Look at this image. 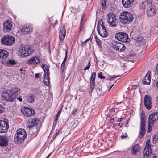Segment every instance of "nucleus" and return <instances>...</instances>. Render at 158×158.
Returning a JSON list of instances; mask_svg holds the SVG:
<instances>
[{
  "mask_svg": "<svg viewBox=\"0 0 158 158\" xmlns=\"http://www.w3.org/2000/svg\"><path fill=\"white\" fill-rule=\"evenodd\" d=\"M8 52L6 50L0 49V61L6 65L9 66L16 64V62L13 60H8Z\"/></svg>",
  "mask_w": 158,
  "mask_h": 158,
  "instance_id": "nucleus-1",
  "label": "nucleus"
},
{
  "mask_svg": "<svg viewBox=\"0 0 158 158\" xmlns=\"http://www.w3.org/2000/svg\"><path fill=\"white\" fill-rule=\"evenodd\" d=\"M133 16L130 12H123L120 15L119 20L123 24L130 23L133 21Z\"/></svg>",
  "mask_w": 158,
  "mask_h": 158,
  "instance_id": "nucleus-2",
  "label": "nucleus"
},
{
  "mask_svg": "<svg viewBox=\"0 0 158 158\" xmlns=\"http://www.w3.org/2000/svg\"><path fill=\"white\" fill-rule=\"evenodd\" d=\"M14 137L15 141L18 143H21L27 137V134L25 130L23 129H18Z\"/></svg>",
  "mask_w": 158,
  "mask_h": 158,
  "instance_id": "nucleus-3",
  "label": "nucleus"
},
{
  "mask_svg": "<svg viewBox=\"0 0 158 158\" xmlns=\"http://www.w3.org/2000/svg\"><path fill=\"white\" fill-rule=\"evenodd\" d=\"M107 22L109 25L111 27H115L117 26L118 23V19L116 18V15L112 13H109L107 14Z\"/></svg>",
  "mask_w": 158,
  "mask_h": 158,
  "instance_id": "nucleus-4",
  "label": "nucleus"
},
{
  "mask_svg": "<svg viewBox=\"0 0 158 158\" xmlns=\"http://www.w3.org/2000/svg\"><path fill=\"white\" fill-rule=\"evenodd\" d=\"M34 51L30 47L22 46L20 54L23 57L29 56L31 55Z\"/></svg>",
  "mask_w": 158,
  "mask_h": 158,
  "instance_id": "nucleus-5",
  "label": "nucleus"
},
{
  "mask_svg": "<svg viewBox=\"0 0 158 158\" xmlns=\"http://www.w3.org/2000/svg\"><path fill=\"white\" fill-rule=\"evenodd\" d=\"M113 48L116 50L121 52L124 51L126 49L125 46L122 43L114 40H111Z\"/></svg>",
  "mask_w": 158,
  "mask_h": 158,
  "instance_id": "nucleus-6",
  "label": "nucleus"
},
{
  "mask_svg": "<svg viewBox=\"0 0 158 158\" xmlns=\"http://www.w3.org/2000/svg\"><path fill=\"white\" fill-rule=\"evenodd\" d=\"M9 128L8 120L4 119L0 120V133H4L7 131Z\"/></svg>",
  "mask_w": 158,
  "mask_h": 158,
  "instance_id": "nucleus-7",
  "label": "nucleus"
},
{
  "mask_svg": "<svg viewBox=\"0 0 158 158\" xmlns=\"http://www.w3.org/2000/svg\"><path fill=\"white\" fill-rule=\"evenodd\" d=\"M2 96L5 101L12 102L15 100L10 89L3 92Z\"/></svg>",
  "mask_w": 158,
  "mask_h": 158,
  "instance_id": "nucleus-8",
  "label": "nucleus"
},
{
  "mask_svg": "<svg viewBox=\"0 0 158 158\" xmlns=\"http://www.w3.org/2000/svg\"><path fill=\"white\" fill-rule=\"evenodd\" d=\"M156 11L155 6L152 4L150 2L146 9L147 15L149 17L153 16L156 14Z\"/></svg>",
  "mask_w": 158,
  "mask_h": 158,
  "instance_id": "nucleus-9",
  "label": "nucleus"
},
{
  "mask_svg": "<svg viewBox=\"0 0 158 158\" xmlns=\"http://www.w3.org/2000/svg\"><path fill=\"white\" fill-rule=\"evenodd\" d=\"M158 119V112L152 113L149 115L148 123L154 124V123Z\"/></svg>",
  "mask_w": 158,
  "mask_h": 158,
  "instance_id": "nucleus-10",
  "label": "nucleus"
},
{
  "mask_svg": "<svg viewBox=\"0 0 158 158\" xmlns=\"http://www.w3.org/2000/svg\"><path fill=\"white\" fill-rule=\"evenodd\" d=\"M144 104L146 108L148 110H150L152 106V100L148 95H145L144 97Z\"/></svg>",
  "mask_w": 158,
  "mask_h": 158,
  "instance_id": "nucleus-11",
  "label": "nucleus"
},
{
  "mask_svg": "<svg viewBox=\"0 0 158 158\" xmlns=\"http://www.w3.org/2000/svg\"><path fill=\"white\" fill-rule=\"evenodd\" d=\"M21 110L23 114L27 116H31L35 113V111L33 109L24 107L23 109H21Z\"/></svg>",
  "mask_w": 158,
  "mask_h": 158,
  "instance_id": "nucleus-12",
  "label": "nucleus"
},
{
  "mask_svg": "<svg viewBox=\"0 0 158 158\" xmlns=\"http://www.w3.org/2000/svg\"><path fill=\"white\" fill-rule=\"evenodd\" d=\"M3 31L4 32H9L11 30L12 24L10 20H6L3 23Z\"/></svg>",
  "mask_w": 158,
  "mask_h": 158,
  "instance_id": "nucleus-13",
  "label": "nucleus"
},
{
  "mask_svg": "<svg viewBox=\"0 0 158 158\" xmlns=\"http://www.w3.org/2000/svg\"><path fill=\"white\" fill-rule=\"evenodd\" d=\"M115 37L117 40H128V35L126 33L119 32L115 34Z\"/></svg>",
  "mask_w": 158,
  "mask_h": 158,
  "instance_id": "nucleus-14",
  "label": "nucleus"
},
{
  "mask_svg": "<svg viewBox=\"0 0 158 158\" xmlns=\"http://www.w3.org/2000/svg\"><path fill=\"white\" fill-rule=\"evenodd\" d=\"M33 29V27L32 25L27 24L23 26L22 28V31L25 34H27L31 32Z\"/></svg>",
  "mask_w": 158,
  "mask_h": 158,
  "instance_id": "nucleus-15",
  "label": "nucleus"
},
{
  "mask_svg": "<svg viewBox=\"0 0 158 158\" xmlns=\"http://www.w3.org/2000/svg\"><path fill=\"white\" fill-rule=\"evenodd\" d=\"M40 60L37 57L34 56L29 59L26 63L28 64L35 65L40 63Z\"/></svg>",
  "mask_w": 158,
  "mask_h": 158,
  "instance_id": "nucleus-16",
  "label": "nucleus"
},
{
  "mask_svg": "<svg viewBox=\"0 0 158 158\" xmlns=\"http://www.w3.org/2000/svg\"><path fill=\"white\" fill-rule=\"evenodd\" d=\"M39 123V120L36 118H32L29 121V124L27 125L28 128L31 129L35 126L37 125Z\"/></svg>",
  "mask_w": 158,
  "mask_h": 158,
  "instance_id": "nucleus-17",
  "label": "nucleus"
},
{
  "mask_svg": "<svg viewBox=\"0 0 158 158\" xmlns=\"http://www.w3.org/2000/svg\"><path fill=\"white\" fill-rule=\"evenodd\" d=\"M8 140L6 137L5 136H0V146H6L8 145Z\"/></svg>",
  "mask_w": 158,
  "mask_h": 158,
  "instance_id": "nucleus-18",
  "label": "nucleus"
},
{
  "mask_svg": "<svg viewBox=\"0 0 158 158\" xmlns=\"http://www.w3.org/2000/svg\"><path fill=\"white\" fill-rule=\"evenodd\" d=\"M10 90L14 99H15L16 97L20 94V89L19 88L14 87Z\"/></svg>",
  "mask_w": 158,
  "mask_h": 158,
  "instance_id": "nucleus-19",
  "label": "nucleus"
},
{
  "mask_svg": "<svg viewBox=\"0 0 158 158\" xmlns=\"http://www.w3.org/2000/svg\"><path fill=\"white\" fill-rule=\"evenodd\" d=\"M150 73V72H148L144 78L142 80V82L143 84L149 85L150 84L151 81Z\"/></svg>",
  "mask_w": 158,
  "mask_h": 158,
  "instance_id": "nucleus-20",
  "label": "nucleus"
},
{
  "mask_svg": "<svg viewBox=\"0 0 158 158\" xmlns=\"http://www.w3.org/2000/svg\"><path fill=\"white\" fill-rule=\"evenodd\" d=\"M66 35V30L64 25H62L59 32V38L60 40H64Z\"/></svg>",
  "mask_w": 158,
  "mask_h": 158,
  "instance_id": "nucleus-21",
  "label": "nucleus"
},
{
  "mask_svg": "<svg viewBox=\"0 0 158 158\" xmlns=\"http://www.w3.org/2000/svg\"><path fill=\"white\" fill-rule=\"evenodd\" d=\"M134 0H122V2L123 6L125 8H129L131 6Z\"/></svg>",
  "mask_w": 158,
  "mask_h": 158,
  "instance_id": "nucleus-22",
  "label": "nucleus"
},
{
  "mask_svg": "<svg viewBox=\"0 0 158 158\" xmlns=\"http://www.w3.org/2000/svg\"><path fill=\"white\" fill-rule=\"evenodd\" d=\"M140 147L138 144L134 145L131 149V154L133 155H135L140 150Z\"/></svg>",
  "mask_w": 158,
  "mask_h": 158,
  "instance_id": "nucleus-23",
  "label": "nucleus"
},
{
  "mask_svg": "<svg viewBox=\"0 0 158 158\" xmlns=\"http://www.w3.org/2000/svg\"><path fill=\"white\" fill-rule=\"evenodd\" d=\"M146 132L145 125H140L139 134L138 137L139 138H143L144 135Z\"/></svg>",
  "mask_w": 158,
  "mask_h": 158,
  "instance_id": "nucleus-24",
  "label": "nucleus"
},
{
  "mask_svg": "<svg viewBox=\"0 0 158 158\" xmlns=\"http://www.w3.org/2000/svg\"><path fill=\"white\" fill-rule=\"evenodd\" d=\"M106 28L102 20H99L98 23L97 25V30L98 33L102 31H105Z\"/></svg>",
  "mask_w": 158,
  "mask_h": 158,
  "instance_id": "nucleus-25",
  "label": "nucleus"
},
{
  "mask_svg": "<svg viewBox=\"0 0 158 158\" xmlns=\"http://www.w3.org/2000/svg\"><path fill=\"white\" fill-rule=\"evenodd\" d=\"M83 15H82V19L81 20L80 27L79 28V33L80 34H83L85 32V30L84 29V22L85 21L83 19Z\"/></svg>",
  "mask_w": 158,
  "mask_h": 158,
  "instance_id": "nucleus-26",
  "label": "nucleus"
},
{
  "mask_svg": "<svg viewBox=\"0 0 158 158\" xmlns=\"http://www.w3.org/2000/svg\"><path fill=\"white\" fill-rule=\"evenodd\" d=\"M150 1H147L144 2H142L140 3L139 5V8L140 10H144L147 8L148 6V5L150 2Z\"/></svg>",
  "mask_w": 158,
  "mask_h": 158,
  "instance_id": "nucleus-27",
  "label": "nucleus"
},
{
  "mask_svg": "<svg viewBox=\"0 0 158 158\" xmlns=\"http://www.w3.org/2000/svg\"><path fill=\"white\" fill-rule=\"evenodd\" d=\"M15 40H1L2 44L5 45L10 46L13 45Z\"/></svg>",
  "mask_w": 158,
  "mask_h": 158,
  "instance_id": "nucleus-28",
  "label": "nucleus"
},
{
  "mask_svg": "<svg viewBox=\"0 0 158 158\" xmlns=\"http://www.w3.org/2000/svg\"><path fill=\"white\" fill-rule=\"evenodd\" d=\"M145 113L143 111L140 114V125H145L146 121H145Z\"/></svg>",
  "mask_w": 158,
  "mask_h": 158,
  "instance_id": "nucleus-29",
  "label": "nucleus"
},
{
  "mask_svg": "<svg viewBox=\"0 0 158 158\" xmlns=\"http://www.w3.org/2000/svg\"><path fill=\"white\" fill-rule=\"evenodd\" d=\"M42 68L44 70V75H46V76L49 75V69L47 65L46 64H43L42 65Z\"/></svg>",
  "mask_w": 158,
  "mask_h": 158,
  "instance_id": "nucleus-30",
  "label": "nucleus"
},
{
  "mask_svg": "<svg viewBox=\"0 0 158 158\" xmlns=\"http://www.w3.org/2000/svg\"><path fill=\"white\" fill-rule=\"evenodd\" d=\"M151 149H144L143 154H144V157L146 156L147 157H149L150 156V154H151Z\"/></svg>",
  "mask_w": 158,
  "mask_h": 158,
  "instance_id": "nucleus-31",
  "label": "nucleus"
},
{
  "mask_svg": "<svg viewBox=\"0 0 158 158\" xmlns=\"http://www.w3.org/2000/svg\"><path fill=\"white\" fill-rule=\"evenodd\" d=\"M49 77V75H48L47 76L46 75H44L43 82L44 84L48 86L49 85L50 82Z\"/></svg>",
  "mask_w": 158,
  "mask_h": 158,
  "instance_id": "nucleus-32",
  "label": "nucleus"
},
{
  "mask_svg": "<svg viewBox=\"0 0 158 158\" xmlns=\"http://www.w3.org/2000/svg\"><path fill=\"white\" fill-rule=\"evenodd\" d=\"M95 78H93L92 77H90V87L91 89V92H92V90L95 86Z\"/></svg>",
  "mask_w": 158,
  "mask_h": 158,
  "instance_id": "nucleus-33",
  "label": "nucleus"
},
{
  "mask_svg": "<svg viewBox=\"0 0 158 158\" xmlns=\"http://www.w3.org/2000/svg\"><path fill=\"white\" fill-rule=\"evenodd\" d=\"M1 40H15V38L9 35H5L3 36Z\"/></svg>",
  "mask_w": 158,
  "mask_h": 158,
  "instance_id": "nucleus-34",
  "label": "nucleus"
},
{
  "mask_svg": "<svg viewBox=\"0 0 158 158\" xmlns=\"http://www.w3.org/2000/svg\"><path fill=\"white\" fill-rule=\"evenodd\" d=\"M34 97L33 95L30 94L28 97V102L30 103H33L34 101Z\"/></svg>",
  "mask_w": 158,
  "mask_h": 158,
  "instance_id": "nucleus-35",
  "label": "nucleus"
},
{
  "mask_svg": "<svg viewBox=\"0 0 158 158\" xmlns=\"http://www.w3.org/2000/svg\"><path fill=\"white\" fill-rule=\"evenodd\" d=\"M150 140L148 139L147 140L146 142L145 146L144 149H151V145L150 144Z\"/></svg>",
  "mask_w": 158,
  "mask_h": 158,
  "instance_id": "nucleus-36",
  "label": "nucleus"
},
{
  "mask_svg": "<svg viewBox=\"0 0 158 158\" xmlns=\"http://www.w3.org/2000/svg\"><path fill=\"white\" fill-rule=\"evenodd\" d=\"M98 33L101 36L103 37H106L108 35V33L106 29H105V31L103 30L102 31H101Z\"/></svg>",
  "mask_w": 158,
  "mask_h": 158,
  "instance_id": "nucleus-37",
  "label": "nucleus"
},
{
  "mask_svg": "<svg viewBox=\"0 0 158 158\" xmlns=\"http://www.w3.org/2000/svg\"><path fill=\"white\" fill-rule=\"evenodd\" d=\"M152 142L154 144L158 142V134H156L154 135Z\"/></svg>",
  "mask_w": 158,
  "mask_h": 158,
  "instance_id": "nucleus-38",
  "label": "nucleus"
},
{
  "mask_svg": "<svg viewBox=\"0 0 158 158\" xmlns=\"http://www.w3.org/2000/svg\"><path fill=\"white\" fill-rule=\"evenodd\" d=\"M101 3L102 5V9L103 10H105L107 7L105 0H102Z\"/></svg>",
  "mask_w": 158,
  "mask_h": 158,
  "instance_id": "nucleus-39",
  "label": "nucleus"
},
{
  "mask_svg": "<svg viewBox=\"0 0 158 158\" xmlns=\"http://www.w3.org/2000/svg\"><path fill=\"white\" fill-rule=\"evenodd\" d=\"M150 123H148V130L147 131V132L148 133H149L151 132L152 130V128L154 126V124H152Z\"/></svg>",
  "mask_w": 158,
  "mask_h": 158,
  "instance_id": "nucleus-40",
  "label": "nucleus"
},
{
  "mask_svg": "<svg viewBox=\"0 0 158 158\" xmlns=\"http://www.w3.org/2000/svg\"><path fill=\"white\" fill-rule=\"evenodd\" d=\"M89 40H85L84 41H83L82 40H77V43L79 45H80L82 46H83L86 44V42Z\"/></svg>",
  "mask_w": 158,
  "mask_h": 158,
  "instance_id": "nucleus-41",
  "label": "nucleus"
},
{
  "mask_svg": "<svg viewBox=\"0 0 158 158\" xmlns=\"http://www.w3.org/2000/svg\"><path fill=\"white\" fill-rule=\"evenodd\" d=\"M5 111V109L2 105L0 104V114L3 113Z\"/></svg>",
  "mask_w": 158,
  "mask_h": 158,
  "instance_id": "nucleus-42",
  "label": "nucleus"
},
{
  "mask_svg": "<svg viewBox=\"0 0 158 158\" xmlns=\"http://www.w3.org/2000/svg\"><path fill=\"white\" fill-rule=\"evenodd\" d=\"M102 72H99L98 75V77L100 79H104L105 78V76H102Z\"/></svg>",
  "mask_w": 158,
  "mask_h": 158,
  "instance_id": "nucleus-43",
  "label": "nucleus"
},
{
  "mask_svg": "<svg viewBox=\"0 0 158 158\" xmlns=\"http://www.w3.org/2000/svg\"><path fill=\"white\" fill-rule=\"evenodd\" d=\"M97 89L99 91H100L102 90V86L101 84H98L96 86Z\"/></svg>",
  "mask_w": 158,
  "mask_h": 158,
  "instance_id": "nucleus-44",
  "label": "nucleus"
},
{
  "mask_svg": "<svg viewBox=\"0 0 158 158\" xmlns=\"http://www.w3.org/2000/svg\"><path fill=\"white\" fill-rule=\"evenodd\" d=\"M63 106H61V108L57 112V114L56 115V116H57V117H59V116L60 115L61 111H62V108H63Z\"/></svg>",
  "mask_w": 158,
  "mask_h": 158,
  "instance_id": "nucleus-45",
  "label": "nucleus"
},
{
  "mask_svg": "<svg viewBox=\"0 0 158 158\" xmlns=\"http://www.w3.org/2000/svg\"><path fill=\"white\" fill-rule=\"evenodd\" d=\"M65 70V65H61V71L60 72L61 73H63Z\"/></svg>",
  "mask_w": 158,
  "mask_h": 158,
  "instance_id": "nucleus-46",
  "label": "nucleus"
},
{
  "mask_svg": "<svg viewBox=\"0 0 158 158\" xmlns=\"http://www.w3.org/2000/svg\"><path fill=\"white\" fill-rule=\"evenodd\" d=\"M127 135L126 133H125L123 134L121 136V137L122 139H123L127 138Z\"/></svg>",
  "mask_w": 158,
  "mask_h": 158,
  "instance_id": "nucleus-47",
  "label": "nucleus"
},
{
  "mask_svg": "<svg viewBox=\"0 0 158 158\" xmlns=\"http://www.w3.org/2000/svg\"><path fill=\"white\" fill-rule=\"evenodd\" d=\"M90 66V63L89 62L88 63V64L84 68V70H86L89 69V68Z\"/></svg>",
  "mask_w": 158,
  "mask_h": 158,
  "instance_id": "nucleus-48",
  "label": "nucleus"
},
{
  "mask_svg": "<svg viewBox=\"0 0 158 158\" xmlns=\"http://www.w3.org/2000/svg\"><path fill=\"white\" fill-rule=\"evenodd\" d=\"M96 41L100 47H101L102 42L101 40H96Z\"/></svg>",
  "mask_w": 158,
  "mask_h": 158,
  "instance_id": "nucleus-49",
  "label": "nucleus"
},
{
  "mask_svg": "<svg viewBox=\"0 0 158 158\" xmlns=\"http://www.w3.org/2000/svg\"><path fill=\"white\" fill-rule=\"evenodd\" d=\"M155 72L156 75H158V63L156 65L155 69Z\"/></svg>",
  "mask_w": 158,
  "mask_h": 158,
  "instance_id": "nucleus-50",
  "label": "nucleus"
},
{
  "mask_svg": "<svg viewBox=\"0 0 158 158\" xmlns=\"http://www.w3.org/2000/svg\"><path fill=\"white\" fill-rule=\"evenodd\" d=\"M62 133V131H61L60 128L56 132V133L57 134V135H60L61 133Z\"/></svg>",
  "mask_w": 158,
  "mask_h": 158,
  "instance_id": "nucleus-51",
  "label": "nucleus"
},
{
  "mask_svg": "<svg viewBox=\"0 0 158 158\" xmlns=\"http://www.w3.org/2000/svg\"><path fill=\"white\" fill-rule=\"evenodd\" d=\"M137 85H134L132 86L131 87V90H135V89L137 88Z\"/></svg>",
  "mask_w": 158,
  "mask_h": 158,
  "instance_id": "nucleus-52",
  "label": "nucleus"
},
{
  "mask_svg": "<svg viewBox=\"0 0 158 158\" xmlns=\"http://www.w3.org/2000/svg\"><path fill=\"white\" fill-rule=\"evenodd\" d=\"M96 77V73L95 72H93L91 75V77H92L93 78H95Z\"/></svg>",
  "mask_w": 158,
  "mask_h": 158,
  "instance_id": "nucleus-53",
  "label": "nucleus"
},
{
  "mask_svg": "<svg viewBox=\"0 0 158 158\" xmlns=\"http://www.w3.org/2000/svg\"><path fill=\"white\" fill-rule=\"evenodd\" d=\"M77 109H74L73 110L72 113L73 115H76V112L77 111Z\"/></svg>",
  "mask_w": 158,
  "mask_h": 158,
  "instance_id": "nucleus-54",
  "label": "nucleus"
},
{
  "mask_svg": "<svg viewBox=\"0 0 158 158\" xmlns=\"http://www.w3.org/2000/svg\"><path fill=\"white\" fill-rule=\"evenodd\" d=\"M67 53L68 51H66L65 52V57L64 60V61H66V60L67 58Z\"/></svg>",
  "mask_w": 158,
  "mask_h": 158,
  "instance_id": "nucleus-55",
  "label": "nucleus"
},
{
  "mask_svg": "<svg viewBox=\"0 0 158 158\" xmlns=\"http://www.w3.org/2000/svg\"><path fill=\"white\" fill-rule=\"evenodd\" d=\"M143 37L141 36H139L137 38H136V39L135 40H143Z\"/></svg>",
  "mask_w": 158,
  "mask_h": 158,
  "instance_id": "nucleus-56",
  "label": "nucleus"
},
{
  "mask_svg": "<svg viewBox=\"0 0 158 158\" xmlns=\"http://www.w3.org/2000/svg\"><path fill=\"white\" fill-rule=\"evenodd\" d=\"M35 78H38L39 77V73H37L35 74Z\"/></svg>",
  "mask_w": 158,
  "mask_h": 158,
  "instance_id": "nucleus-57",
  "label": "nucleus"
},
{
  "mask_svg": "<svg viewBox=\"0 0 158 158\" xmlns=\"http://www.w3.org/2000/svg\"><path fill=\"white\" fill-rule=\"evenodd\" d=\"M114 118H112L110 119V120L109 121V123H113L114 122Z\"/></svg>",
  "mask_w": 158,
  "mask_h": 158,
  "instance_id": "nucleus-58",
  "label": "nucleus"
},
{
  "mask_svg": "<svg viewBox=\"0 0 158 158\" xmlns=\"http://www.w3.org/2000/svg\"><path fill=\"white\" fill-rule=\"evenodd\" d=\"M17 99L20 102H21L22 101V99L20 97L17 98Z\"/></svg>",
  "mask_w": 158,
  "mask_h": 158,
  "instance_id": "nucleus-59",
  "label": "nucleus"
},
{
  "mask_svg": "<svg viewBox=\"0 0 158 158\" xmlns=\"http://www.w3.org/2000/svg\"><path fill=\"white\" fill-rule=\"evenodd\" d=\"M57 135V134H56V133L54 135H53V139H52V140H54V139H55V138L56 137V136Z\"/></svg>",
  "mask_w": 158,
  "mask_h": 158,
  "instance_id": "nucleus-60",
  "label": "nucleus"
},
{
  "mask_svg": "<svg viewBox=\"0 0 158 158\" xmlns=\"http://www.w3.org/2000/svg\"><path fill=\"white\" fill-rule=\"evenodd\" d=\"M123 124V123H120L118 124V125L119 126H120V127H121L122 126V125Z\"/></svg>",
  "mask_w": 158,
  "mask_h": 158,
  "instance_id": "nucleus-61",
  "label": "nucleus"
},
{
  "mask_svg": "<svg viewBox=\"0 0 158 158\" xmlns=\"http://www.w3.org/2000/svg\"><path fill=\"white\" fill-rule=\"evenodd\" d=\"M79 150V148H77V147H76V148L75 149H74V151H75V152H77Z\"/></svg>",
  "mask_w": 158,
  "mask_h": 158,
  "instance_id": "nucleus-62",
  "label": "nucleus"
},
{
  "mask_svg": "<svg viewBox=\"0 0 158 158\" xmlns=\"http://www.w3.org/2000/svg\"><path fill=\"white\" fill-rule=\"evenodd\" d=\"M65 61H65L63 60V61L62 62V63L61 65H65Z\"/></svg>",
  "mask_w": 158,
  "mask_h": 158,
  "instance_id": "nucleus-63",
  "label": "nucleus"
},
{
  "mask_svg": "<svg viewBox=\"0 0 158 158\" xmlns=\"http://www.w3.org/2000/svg\"><path fill=\"white\" fill-rule=\"evenodd\" d=\"M153 158H156V156L155 153H154L153 154Z\"/></svg>",
  "mask_w": 158,
  "mask_h": 158,
  "instance_id": "nucleus-64",
  "label": "nucleus"
}]
</instances>
